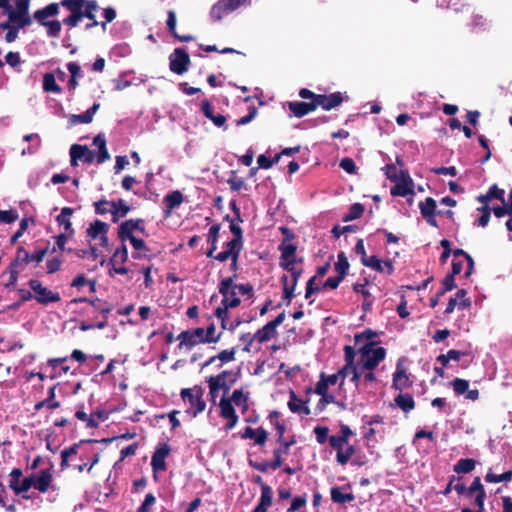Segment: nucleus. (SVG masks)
<instances>
[{
	"mask_svg": "<svg viewBox=\"0 0 512 512\" xmlns=\"http://www.w3.org/2000/svg\"><path fill=\"white\" fill-rule=\"evenodd\" d=\"M165 204V215H170L171 211L179 207L183 202V194L179 190L168 193L163 200Z\"/></svg>",
	"mask_w": 512,
	"mask_h": 512,
	"instance_id": "5701e85b",
	"label": "nucleus"
},
{
	"mask_svg": "<svg viewBox=\"0 0 512 512\" xmlns=\"http://www.w3.org/2000/svg\"><path fill=\"white\" fill-rule=\"evenodd\" d=\"M242 439H254L256 445L263 446L268 438L267 431L259 427L257 429H253L252 427L248 426L245 428L244 432L241 435Z\"/></svg>",
	"mask_w": 512,
	"mask_h": 512,
	"instance_id": "aec40b11",
	"label": "nucleus"
},
{
	"mask_svg": "<svg viewBox=\"0 0 512 512\" xmlns=\"http://www.w3.org/2000/svg\"><path fill=\"white\" fill-rule=\"evenodd\" d=\"M512 480V469L500 474L496 475L489 471L485 476V481L488 483H499V482H508Z\"/></svg>",
	"mask_w": 512,
	"mask_h": 512,
	"instance_id": "09e8293b",
	"label": "nucleus"
},
{
	"mask_svg": "<svg viewBox=\"0 0 512 512\" xmlns=\"http://www.w3.org/2000/svg\"><path fill=\"white\" fill-rule=\"evenodd\" d=\"M171 452V446L168 443H159L151 457V467L154 473L166 471V457Z\"/></svg>",
	"mask_w": 512,
	"mask_h": 512,
	"instance_id": "9b49d317",
	"label": "nucleus"
},
{
	"mask_svg": "<svg viewBox=\"0 0 512 512\" xmlns=\"http://www.w3.org/2000/svg\"><path fill=\"white\" fill-rule=\"evenodd\" d=\"M349 268L350 264L346 254L343 251L338 253L337 261L334 264V269L337 272V274L345 278Z\"/></svg>",
	"mask_w": 512,
	"mask_h": 512,
	"instance_id": "58836bf2",
	"label": "nucleus"
},
{
	"mask_svg": "<svg viewBox=\"0 0 512 512\" xmlns=\"http://www.w3.org/2000/svg\"><path fill=\"white\" fill-rule=\"evenodd\" d=\"M134 231L146 234L144 219H129L122 222L118 228V237L122 242H125L127 237L133 236Z\"/></svg>",
	"mask_w": 512,
	"mask_h": 512,
	"instance_id": "9d476101",
	"label": "nucleus"
},
{
	"mask_svg": "<svg viewBox=\"0 0 512 512\" xmlns=\"http://www.w3.org/2000/svg\"><path fill=\"white\" fill-rule=\"evenodd\" d=\"M43 90L47 93H61L62 88L56 83L53 73H46L43 76Z\"/></svg>",
	"mask_w": 512,
	"mask_h": 512,
	"instance_id": "79ce46f5",
	"label": "nucleus"
},
{
	"mask_svg": "<svg viewBox=\"0 0 512 512\" xmlns=\"http://www.w3.org/2000/svg\"><path fill=\"white\" fill-rule=\"evenodd\" d=\"M52 468L53 464L51 463L48 468L42 469L37 474H34L35 489L40 493H46L52 484Z\"/></svg>",
	"mask_w": 512,
	"mask_h": 512,
	"instance_id": "4468645a",
	"label": "nucleus"
},
{
	"mask_svg": "<svg viewBox=\"0 0 512 512\" xmlns=\"http://www.w3.org/2000/svg\"><path fill=\"white\" fill-rule=\"evenodd\" d=\"M288 408L293 413L309 415L311 413L310 408L303 402L300 398L297 397L296 393L291 390L290 391V400L288 402Z\"/></svg>",
	"mask_w": 512,
	"mask_h": 512,
	"instance_id": "bb28decb",
	"label": "nucleus"
},
{
	"mask_svg": "<svg viewBox=\"0 0 512 512\" xmlns=\"http://www.w3.org/2000/svg\"><path fill=\"white\" fill-rule=\"evenodd\" d=\"M62 6L61 1L59 3H50L42 9L35 11L34 18L38 22L46 20L48 17L56 16L59 14V8Z\"/></svg>",
	"mask_w": 512,
	"mask_h": 512,
	"instance_id": "c85d7f7f",
	"label": "nucleus"
},
{
	"mask_svg": "<svg viewBox=\"0 0 512 512\" xmlns=\"http://www.w3.org/2000/svg\"><path fill=\"white\" fill-rule=\"evenodd\" d=\"M42 26L46 27V33L48 37L57 38L61 32V22L59 20H44L39 22Z\"/></svg>",
	"mask_w": 512,
	"mask_h": 512,
	"instance_id": "c03bdc74",
	"label": "nucleus"
},
{
	"mask_svg": "<svg viewBox=\"0 0 512 512\" xmlns=\"http://www.w3.org/2000/svg\"><path fill=\"white\" fill-rule=\"evenodd\" d=\"M277 328L271 322H268L261 329L257 330L254 334V338H257V342L260 344L268 342L271 338L277 335Z\"/></svg>",
	"mask_w": 512,
	"mask_h": 512,
	"instance_id": "7c9ffc66",
	"label": "nucleus"
},
{
	"mask_svg": "<svg viewBox=\"0 0 512 512\" xmlns=\"http://www.w3.org/2000/svg\"><path fill=\"white\" fill-rule=\"evenodd\" d=\"M289 110L297 118L304 117L316 110L315 102L292 101L288 102Z\"/></svg>",
	"mask_w": 512,
	"mask_h": 512,
	"instance_id": "a211bd4d",
	"label": "nucleus"
},
{
	"mask_svg": "<svg viewBox=\"0 0 512 512\" xmlns=\"http://www.w3.org/2000/svg\"><path fill=\"white\" fill-rule=\"evenodd\" d=\"M219 407H220V416L224 419L228 418V417H232L237 414L231 400H228L224 396L220 399Z\"/></svg>",
	"mask_w": 512,
	"mask_h": 512,
	"instance_id": "49530a36",
	"label": "nucleus"
},
{
	"mask_svg": "<svg viewBox=\"0 0 512 512\" xmlns=\"http://www.w3.org/2000/svg\"><path fill=\"white\" fill-rule=\"evenodd\" d=\"M219 293L222 295L220 307L224 309H233L240 305L241 300L237 296L236 288H234L233 277H227L220 281L218 285Z\"/></svg>",
	"mask_w": 512,
	"mask_h": 512,
	"instance_id": "423d86ee",
	"label": "nucleus"
},
{
	"mask_svg": "<svg viewBox=\"0 0 512 512\" xmlns=\"http://www.w3.org/2000/svg\"><path fill=\"white\" fill-rule=\"evenodd\" d=\"M9 19L15 29V38L17 39L19 30L32 23V18L29 15V0H19L16 3L15 11H10Z\"/></svg>",
	"mask_w": 512,
	"mask_h": 512,
	"instance_id": "39448f33",
	"label": "nucleus"
},
{
	"mask_svg": "<svg viewBox=\"0 0 512 512\" xmlns=\"http://www.w3.org/2000/svg\"><path fill=\"white\" fill-rule=\"evenodd\" d=\"M273 456H274V459L272 462H268V461L253 462L252 460H250L249 465L262 473H266L269 470V468H272L275 470V469L281 467L283 464V458H281V450H274Z\"/></svg>",
	"mask_w": 512,
	"mask_h": 512,
	"instance_id": "f3484780",
	"label": "nucleus"
},
{
	"mask_svg": "<svg viewBox=\"0 0 512 512\" xmlns=\"http://www.w3.org/2000/svg\"><path fill=\"white\" fill-rule=\"evenodd\" d=\"M476 466V461L471 458H461L454 465V472L457 474H467L474 470Z\"/></svg>",
	"mask_w": 512,
	"mask_h": 512,
	"instance_id": "c9c22d12",
	"label": "nucleus"
},
{
	"mask_svg": "<svg viewBox=\"0 0 512 512\" xmlns=\"http://www.w3.org/2000/svg\"><path fill=\"white\" fill-rule=\"evenodd\" d=\"M281 154H277L273 159L268 158L266 155L261 154L257 158L258 168L270 169L275 163L279 161Z\"/></svg>",
	"mask_w": 512,
	"mask_h": 512,
	"instance_id": "052dcab7",
	"label": "nucleus"
},
{
	"mask_svg": "<svg viewBox=\"0 0 512 512\" xmlns=\"http://www.w3.org/2000/svg\"><path fill=\"white\" fill-rule=\"evenodd\" d=\"M436 208V201L432 197H427L424 201L419 203V209L422 217L431 216L432 214H441L442 211L437 212Z\"/></svg>",
	"mask_w": 512,
	"mask_h": 512,
	"instance_id": "e433bc0d",
	"label": "nucleus"
},
{
	"mask_svg": "<svg viewBox=\"0 0 512 512\" xmlns=\"http://www.w3.org/2000/svg\"><path fill=\"white\" fill-rule=\"evenodd\" d=\"M281 282L283 284V300L286 301V305L291 303V300L294 298V287H289L288 276L283 275L281 277Z\"/></svg>",
	"mask_w": 512,
	"mask_h": 512,
	"instance_id": "13d9d810",
	"label": "nucleus"
},
{
	"mask_svg": "<svg viewBox=\"0 0 512 512\" xmlns=\"http://www.w3.org/2000/svg\"><path fill=\"white\" fill-rule=\"evenodd\" d=\"M395 404L404 412L409 413L415 408V401L409 393H400L394 399Z\"/></svg>",
	"mask_w": 512,
	"mask_h": 512,
	"instance_id": "72a5a7b5",
	"label": "nucleus"
},
{
	"mask_svg": "<svg viewBox=\"0 0 512 512\" xmlns=\"http://www.w3.org/2000/svg\"><path fill=\"white\" fill-rule=\"evenodd\" d=\"M176 339L180 341L178 344L179 349L186 348L190 350L197 344L204 343L203 328L198 327L182 331Z\"/></svg>",
	"mask_w": 512,
	"mask_h": 512,
	"instance_id": "1a4fd4ad",
	"label": "nucleus"
},
{
	"mask_svg": "<svg viewBox=\"0 0 512 512\" xmlns=\"http://www.w3.org/2000/svg\"><path fill=\"white\" fill-rule=\"evenodd\" d=\"M368 284L369 280L364 278V283H355L353 285L354 292L360 293L362 296H364V301L362 303V309L364 312L370 311L372 307L371 293L365 288V286Z\"/></svg>",
	"mask_w": 512,
	"mask_h": 512,
	"instance_id": "c756f323",
	"label": "nucleus"
},
{
	"mask_svg": "<svg viewBox=\"0 0 512 512\" xmlns=\"http://www.w3.org/2000/svg\"><path fill=\"white\" fill-rule=\"evenodd\" d=\"M221 225L219 223L213 224L207 234V242L210 244V248L206 252L207 257H212L213 253L217 250V242L219 238V232Z\"/></svg>",
	"mask_w": 512,
	"mask_h": 512,
	"instance_id": "2f4dec72",
	"label": "nucleus"
},
{
	"mask_svg": "<svg viewBox=\"0 0 512 512\" xmlns=\"http://www.w3.org/2000/svg\"><path fill=\"white\" fill-rule=\"evenodd\" d=\"M214 315L220 320L221 331L223 332V330H227V327H229V310L218 306L214 312Z\"/></svg>",
	"mask_w": 512,
	"mask_h": 512,
	"instance_id": "680f3d73",
	"label": "nucleus"
},
{
	"mask_svg": "<svg viewBox=\"0 0 512 512\" xmlns=\"http://www.w3.org/2000/svg\"><path fill=\"white\" fill-rule=\"evenodd\" d=\"M364 205L361 203H354L350 206L348 213L343 217L344 222L356 220L364 213Z\"/></svg>",
	"mask_w": 512,
	"mask_h": 512,
	"instance_id": "de8ad7c7",
	"label": "nucleus"
},
{
	"mask_svg": "<svg viewBox=\"0 0 512 512\" xmlns=\"http://www.w3.org/2000/svg\"><path fill=\"white\" fill-rule=\"evenodd\" d=\"M450 386L453 388L456 395H463L466 394L469 388V381L461 378H455L450 382Z\"/></svg>",
	"mask_w": 512,
	"mask_h": 512,
	"instance_id": "6e6d98bb",
	"label": "nucleus"
},
{
	"mask_svg": "<svg viewBox=\"0 0 512 512\" xmlns=\"http://www.w3.org/2000/svg\"><path fill=\"white\" fill-rule=\"evenodd\" d=\"M69 237L71 236L68 235L67 233H60L59 235L54 236L55 246L52 248V250H50V253L53 254L57 250L64 251L66 249L65 245Z\"/></svg>",
	"mask_w": 512,
	"mask_h": 512,
	"instance_id": "69168bd1",
	"label": "nucleus"
},
{
	"mask_svg": "<svg viewBox=\"0 0 512 512\" xmlns=\"http://www.w3.org/2000/svg\"><path fill=\"white\" fill-rule=\"evenodd\" d=\"M30 253L23 247L19 246L16 251V258L11 262V266L17 267L20 263H29Z\"/></svg>",
	"mask_w": 512,
	"mask_h": 512,
	"instance_id": "4d7b16f0",
	"label": "nucleus"
},
{
	"mask_svg": "<svg viewBox=\"0 0 512 512\" xmlns=\"http://www.w3.org/2000/svg\"><path fill=\"white\" fill-rule=\"evenodd\" d=\"M181 398L184 402L189 403L190 407L187 410L193 417L203 412L206 408V402L203 399L204 390L201 386H194L193 388H184L180 392Z\"/></svg>",
	"mask_w": 512,
	"mask_h": 512,
	"instance_id": "7ed1b4c3",
	"label": "nucleus"
},
{
	"mask_svg": "<svg viewBox=\"0 0 512 512\" xmlns=\"http://www.w3.org/2000/svg\"><path fill=\"white\" fill-rule=\"evenodd\" d=\"M156 503V497L152 493H148L145 496L144 501L138 507L136 512H151L152 507Z\"/></svg>",
	"mask_w": 512,
	"mask_h": 512,
	"instance_id": "774afa93",
	"label": "nucleus"
},
{
	"mask_svg": "<svg viewBox=\"0 0 512 512\" xmlns=\"http://www.w3.org/2000/svg\"><path fill=\"white\" fill-rule=\"evenodd\" d=\"M278 249L281 252L280 263H288L289 261L299 260V258L296 257V245L283 241L278 246Z\"/></svg>",
	"mask_w": 512,
	"mask_h": 512,
	"instance_id": "cd10ccee",
	"label": "nucleus"
},
{
	"mask_svg": "<svg viewBox=\"0 0 512 512\" xmlns=\"http://www.w3.org/2000/svg\"><path fill=\"white\" fill-rule=\"evenodd\" d=\"M87 151V146L73 144L70 148V164L75 167L78 165V160L83 159L85 152Z\"/></svg>",
	"mask_w": 512,
	"mask_h": 512,
	"instance_id": "37998d69",
	"label": "nucleus"
},
{
	"mask_svg": "<svg viewBox=\"0 0 512 512\" xmlns=\"http://www.w3.org/2000/svg\"><path fill=\"white\" fill-rule=\"evenodd\" d=\"M89 304L95 311L99 312L102 315V320L108 321V315L112 311V306H110L106 302H103L99 298L89 301Z\"/></svg>",
	"mask_w": 512,
	"mask_h": 512,
	"instance_id": "ea45409f",
	"label": "nucleus"
},
{
	"mask_svg": "<svg viewBox=\"0 0 512 512\" xmlns=\"http://www.w3.org/2000/svg\"><path fill=\"white\" fill-rule=\"evenodd\" d=\"M273 500V492L270 486L263 485V490H261V496L258 505L268 510V508L272 505Z\"/></svg>",
	"mask_w": 512,
	"mask_h": 512,
	"instance_id": "3c124183",
	"label": "nucleus"
},
{
	"mask_svg": "<svg viewBox=\"0 0 512 512\" xmlns=\"http://www.w3.org/2000/svg\"><path fill=\"white\" fill-rule=\"evenodd\" d=\"M346 448L342 451V453L336 454V461L339 465H346L351 459L352 455L356 452V448L354 445H345Z\"/></svg>",
	"mask_w": 512,
	"mask_h": 512,
	"instance_id": "8fccbe9b",
	"label": "nucleus"
},
{
	"mask_svg": "<svg viewBox=\"0 0 512 512\" xmlns=\"http://www.w3.org/2000/svg\"><path fill=\"white\" fill-rule=\"evenodd\" d=\"M303 261V258H299V260H293V261H289L288 263H280V267L282 269H284L285 271L291 273V276H292V282H291V285H289V287H294V289H296V286L298 284V281L303 273V269L302 268H296L295 267V264L296 263H301Z\"/></svg>",
	"mask_w": 512,
	"mask_h": 512,
	"instance_id": "a878e982",
	"label": "nucleus"
},
{
	"mask_svg": "<svg viewBox=\"0 0 512 512\" xmlns=\"http://www.w3.org/2000/svg\"><path fill=\"white\" fill-rule=\"evenodd\" d=\"M331 500L337 504L352 502L355 499L353 493H342L339 487H332L330 490Z\"/></svg>",
	"mask_w": 512,
	"mask_h": 512,
	"instance_id": "4c0bfd02",
	"label": "nucleus"
},
{
	"mask_svg": "<svg viewBox=\"0 0 512 512\" xmlns=\"http://www.w3.org/2000/svg\"><path fill=\"white\" fill-rule=\"evenodd\" d=\"M343 102V95L341 92H334L329 95L318 94L315 105L316 109L321 107L323 110L329 111L335 107H338Z\"/></svg>",
	"mask_w": 512,
	"mask_h": 512,
	"instance_id": "ddd939ff",
	"label": "nucleus"
},
{
	"mask_svg": "<svg viewBox=\"0 0 512 512\" xmlns=\"http://www.w3.org/2000/svg\"><path fill=\"white\" fill-rule=\"evenodd\" d=\"M61 4L62 7L70 12V14L63 19L64 25L70 28L77 27L83 18L93 20V23L86 25V30H90L99 25L95 15L99 9L96 0H61Z\"/></svg>",
	"mask_w": 512,
	"mask_h": 512,
	"instance_id": "f257e3e1",
	"label": "nucleus"
},
{
	"mask_svg": "<svg viewBox=\"0 0 512 512\" xmlns=\"http://www.w3.org/2000/svg\"><path fill=\"white\" fill-rule=\"evenodd\" d=\"M399 174L401 181L395 182L396 184L390 190L391 195L405 197L414 194L412 179L409 176L406 179L404 171H400Z\"/></svg>",
	"mask_w": 512,
	"mask_h": 512,
	"instance_id": "dca6fc26",
	"label": "nucleus"
},
{
	"mask_svg": "<svg viewBox=\"0 0 512 512\" xmlns=\"http://www.w3.org/2000/svg\"><path fill=\"white\" fill-rule=\"evenodd\" d=\"M130 210V206L126 205L123 199L111 201L110 212L112 214V222L117 223L119 219L125 217Z\"/></svg>",
	"mask_w": 512,
	"mask_h": 512,
	"instance_id": "393cba45",
	"label": "nucleus"
},
{
	"mask_svg": "<svg viewBox=\"0 0 512 512\" xmlns=\"http://www.w3.org/2000/svg\"><path fill=\"white\" fill-rule=\"evenodd\" d=\"M201 112L205 118L209 119L216 127L222 128L224 131L227 130L226 116L215 113L214 106L209 100H204L201 103Z\"/></svg>",
	"mask_w": 512,
	"mask_h": 512,
	"instance_id": "f8f14e48",
	"label": "nucleus"
},
{
	"mask_svg": "<svg viewBox=\"0 0 512 512\" xmlns=\"http://www.w3.org/2000/svg\"><path fill=\"white\" fill-rule=\"evenodd\" d=\"M240 374V369L236 372L233 370H224L216 376H210L207 380L209 389L213 393H218L219 390H223L226 394L231 387L237 382Z\"/></svg>",
	"mask_w": 512,
	"mask_h": 512,
	"instance_id": "20e7f679",
	"label": "nucleus"
},
{
	"mask_svg": "<svg viewBox=\"0 0 512 512\" xmlns=\"http://www.w3.org/2000/svg\"><path fill=\"white\" fill-rule=\"evenodd\" d=\"M100 108V104L99 103H94L88 110H86L84 113L82 114H72L69 116V122L72 124V125H77V124H88V123H91L92 120H93V117L95 115V113L98 111V109Z\"/></svg>",
	"mask_w": 512,
	"mask_h": 512,
	"instance_id": "412c9836",
	"label": "nucleus"
},
{
	"mask_svg": "<svg viewBox=\"0 0 512 512\" xmlns=\"http://www.w3.org/2000/svg\"><path fill=\"white\" fill-rule=\"evenodd\" d=\"M237 352L236 347H232L231 349H225L219 352L217 355L210 357L207 361L204 362L202 368H205L211 364H213L216 360L220 361L218 367H222L223 364L229 363L235 360V355Z\"/></svg>",
	"mask_w": 512,
	"mask_h": 512,
	"instance_id": "6ab92c4d",
	"label": "nucleus"
},
{
	"mask_svg": "<svg viewBox=\"0 0 512 512\" xmlns=\"http://www.w3.org/2000/svg\"><path fill=\"white\" fill-rule=\"evenodd\" d=\"M35 488V480H34V474L25 477L21 480V484L18 487L16 495H22L24 499H34L37 497L35 493L31 495H24V493L28 492L30 488Z\"/></svg>",
	"mask_w": 512,
	"mask_h": 512,
	"instance_id": "f704fd0d",
	"label": "nucleus"
},
{
	"mask_svg": "<svg viewBox=\"0 0 512 512\" xmlns=\"http://www.w3.org/2000/svg\"><path fill=\"white\" fill-rule=\"evenodd\" d=\"M167 28L170 32V34L180 42H190L194 40V37L191 35H179L176 31V24H177V18L176 13L173 10L168 11V17H167Z\"/></svg>",
	"mask_w": 512,
	"mask_h": 512,
	"instance_id": "b1692460",
	"label": "nucleus"
},
{
	"mask_svg": "<svg viewBox=\"0 0 512 512\" xmlns=\"http://www.w3.org/2000/svg\"><path fill=\"white\" fill-rule=\"evenodd\" d=\"M74 209L71 207H64L61 210V213L56 217V222L59 226L64 227V233H67L70 236L74 235V229L72 227V223L70 221V217L73 214Z\"/></svg>",
	"mask_w": 512,
	"mask_h": 512,
	"instance_id": "4be33fe9",
	"label": "nucleus"
},
{
	"mask_svg": "<svg viewBox=\"0 0 512 512\" xmlns=\"http://www.w3.org/2000/svg\"><path fill=\"white\" fill-rule=\"evenodd\" d=\"M412 386V382L410 381L409 375L402 365V360H398L396 371L393 374V382L392 387L395 390L402 391L405 388H409Z\"/></svg>",
	"mask_w": 512,
	"mask_h": 512,
	"instance_id": "2eb2a0df",
	"label": "nucleus"
},
{
	"mask_svg": "<svg viewBox=\"0 0 512 512\" xmlns=\"http://www.w3.org/2000/svg\"><path fill=\"white\" fill-rule=\"evenodd\" d=\"M23 476V472L20 468H14L10 472V480H9V488L14 491V493H17L18 487L21 484V478Z\"/></svg>",
	"mask_w": 512,
	"mask_h": 512,
	"instance_id": "864d4df0",
	"label": "nucleus"
},
{
	"mask_svg": "<svg viewBox=\"0 0 512 512\" xmlns=\"http://www.w3.org/2000/svg\"><path fill=\"white\" fill-rule=\"evenodd\" d=\"M28 285L34 292V299L41 305H48L61 300L59 293L44 287L42 282L37 279H30Z\"/></svg>",
	"mask_w": 512,
	"mask_h": 512,
	"instance_id": "0eeeda50",
	"label": "nucleus"
},
{
	"mask_svg": "<svg viewBox=\"0 0 512 512\" xmlns=\"http://www.w3.org/2000/svg\"><path fill=\"white\" fill-rule=\"evenodd\" d=\"M19 214L16 210H0V222L10 224L18 220Z\"/></svg>",
	"mask_w": 512,
	"mask_h": 512,
	"instance_id": "338daca9",
	"label": "nucleus"
},
{
	"mask_svg": "<svg viewBox=\"0 0 512 512\" xmlns=\"http://www.w3.org/2000/svg\"><path fill=\"white\" fill-rule=\"evenodd\" d=\"M228 400H231L236 406L243 407V411L248 408V394L245 395L242 389H236Z\"/></svg>",
	"mask_w": 512,
	"mask_h": 512,
	"instance_id": "a18cd8bd",
	"label": "nucleus"
},
{
	"mask_svg": "<svg viewBox=\"0 0 512 512\" xmlns=\"http://www.w3.org/2000/svg\"><path fill=\"white\" fill-rule=\"evenodd\" d=\"M204 343H217L222 337V331L216 333V327L211 324L207 329L203 328Z\"/></svg>",
	"mask_w": 512,
	"mask_h": 512,
	"instance_id": "603ef678",
	"label": "nucleus"
},
{
	"mask_svg": "<svg viewBox=\"0 0 512 512\" xmlns=\"http://www.w3.org/2000/svg\"><path fill=\"white\" fill-rule=\"evenodd\" d=\"M242 249L243 243L234 239H231L224 244V250L232 257L240 256Z\"/></svg>",
	"mask_w": 512,
	"mask_h": 512,
	"instance_id": "5fc2aeb1",
	"label": "nucleus"
},
{
	"mask_svg": "<svg viewBox=\"0 0 512 512\" xmlns=\"http://www.w3.org/2000/svg\"><path fill=\"white\" fill-rule=\"evenodd\" d=\"M190 56L183 48H176L169 56V68L178 75L186 73L190 66Z\"/></svg>",
	"mask_w": 512,
	"mask_h": 512,
	"instance_id": "6e6552de",
	"label": "nucleus"
},
{
	"mask_svg": "<svg viewBox=\"0 0 512 512\" xmlns=\"http://www.w3.org/2000/svg\"><path fill=\"white\" fill-rule=\"evenodd\" d=\"M375 344V342L370 341L359 349L362 368L365 370H374L386 356V349L383 347L375 348Z\"/></svg>",
	"mask_w": 512,
	"mask_h": 512,
	"instance_id": "f03ea898",
	"label": "nucleus"
},
{
	"mask_svg": "<svg viewBox=\"0 0 512 512\" xmlns=\"http://www.w3.org/2000/svg\"><path fill=\"white\" fill-rule=\"evenodd\" d=\"M229 13L226 8L223 6L221 0L215 3L210 11V16L213 21H220L224 15Z\"/></svg>",
	"mask_w": 512,
	"mask_h": 512,
	"instance_id": "bf43d9fd",
	"label": "nucleus"
},
{
	"mask_svg": "<svg viewBox=\"0 0 512 512\" xmlns=\"http://www.w3.org/2000/svg\"><path fill=\"white\" fill-rule=\"evenodd\" d=\"M127 260L128 249L124 242H122V245L115 250L114 254L110 258L109 264L115 266L118 264H124Z\"/></svg>",
	"mask_w": 512,
	"mask_h": 512,
	"instance_id": "a19ab883",
	"label": "nucleus"
},
{
	"mask_svg": "<svg viewBox=\"0 0 512 512\" xmlns=\"http://www.w3.org/2000/svg\"><path fill=\"white\" fill-rule=\"evenodd\" d=\"M0 30H7L5 35V41L7 43H12L16 40L15 29L12 27L9 17H7L6 21L0 23Z\"/></svg>",
	"mask_w": 512,
	"mask_h": 512,
	"instance_id": "0e129e2a",
	"label": "nucleus"
},
{
	"mask_svg": "<svg viewBox=\"0 0 512 512\" xmlns=\"http://www.w3.org/2000/svg\"><path fill=\"white\" fill-rule=\"evenodd\" d=\"M109 231V225L99 219H96L91 223L87 229V235L92 240L97 239L103 234H107Z\"/></svg>",
	"mask_w": 512,
	"mask_h": 512,
	"instance_id": "473e14b6",
	"label": "nucleus"
},
{
	"mask_svg": "<svg viewBox=\"0 0 512 512\" xmlns=\"http://www.w3.org/2000/svg\"><path fill=\"white\" fill-rule=\"evenodd\" d=\"M362 264L377 272H384L383 261H381L377 256L373 255L368 257Z\"/></svg>",
	"mask_w": 512,
	"mask_h": 512,
	"instance_id": "e2e57ef3",
	"label": "nucleus"
}]
</instances>
